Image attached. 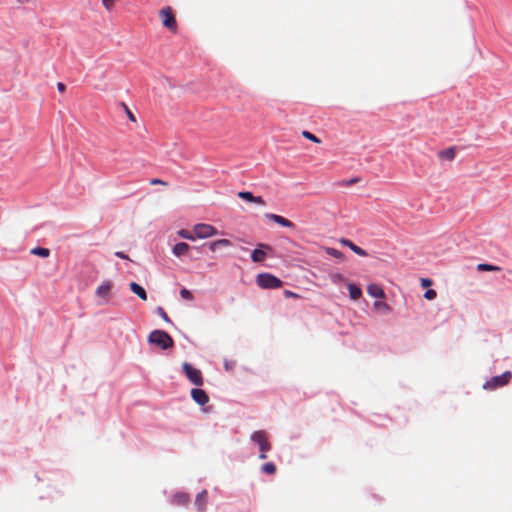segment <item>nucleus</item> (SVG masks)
I'll list each match as a JSON object with an SVG mask.
<instances>
[{"instance_id":"obj_2","label":"nucleus","mask_w":512,"mask_h":512,"mask_svg":"<svg viewBox=\"0 0 512 512\" xmlns=\"http://www.w3.org/2000/svg\"><path fill=\"white\" fill-rule=\"evenodd\" d=\"M256 284L261 289H278L282 287L283 281L272 273L262 272L256 276Z\"/></svg>"},{"instance_id":"obj_26","label":"nucleus","mask_w":512,"mask_h":512,"mask_svg":"<svg viewBox=\"0 0 512 512\" xmlns=\"http://www.w3.org/2000/svg\"><path fill=\"white\" fill-rule=\"evenodd\" d=\"M260 471L266 475H274L277 471V468L274 462L269 461L262 464Z\"/></svg>"},{"instance_id":"obj_39","label":"nucleus","mask_w":512,"mask_h":512,"mask_svg":"<svg viewBox=\"0 0 512 512\" xmlns=\"http://www.w3.org/2000/svg\"><path fill=\"white\" fill-rule=\"evenodd\" d=\"M114 255L117 258H120V259H123V260H129V256L125 252H123V251H116L114 253Z\"/></svg>"},{"instance_id":"obj_14","label":"nucleus","mask_w":512,"mask_h":512,"mask_svg":"<svg viewBox=\"0 0 512 512\" xmlns=\"http://www.w3.org/2000/svg\"><path fill=\"white\" fill-rule=\"evenodd\" d=\"M367 293L370 297L378 300L385 297L384 289L379 285L375 283H371L367 286Z\"/></svg>"},{"instance_id":"obj_45","label":"nucleus","mask_w":512,"mask_h":512,"mask_svg":"<svg viewBox=\"0 0 512 512\" xmlns=\"http://www.w3.org/2000/svg\"><path fill=\"white\" fill-rule=\"evenodd\" d=\"M19 2H28L29 0H18Z\"/></svg>"},{"instance_id":"obj_34","label":"nucleus","mask_w":512,"mask_h":512,"mask_svg":"<svg viewBox=\"0 0 512 512\" xmlns=\"http://www.w3.org/2000/svg\"><path fill=\"white\" fill-rule=\"evenodd\" d=\"M437 296V293L434 289H427L424 294H423V297L426 299V300H433L435 299Z\"/></svg>"},{"instance_id":"obj_35","label":"nucleus","mask_w":512,"mask_h":512,"mask_svg":"<svg viewBox=\"0 0 512 512\" xmlns=\"http://www.w3.org/2000/svg\"><path fill=\"white\" fill-rule=\"evenodd\" d=\"M122 106L124 107L125 109V112H126V115L128 117V119L132 122H136V117L135 115L133 114V112L128 108V106L125 104V103H122Z\"/></svg>"},{"instance_id":"obj_6","label":"nucleus","mask_w":512,"mask_h":512,"mask_svg":"<svg viewBox=\"0 0 512 512\" xmlns=\"http://www.w3.org/2000/svg\"><path fill=\"white\" fill-rule=\"evenodd\" d=\"M160 19L165 28L172 32H176L177 20L170 6H166L160 10Z\"/></svg>"},{"instance_id":"obj_43","label":"nucleus","mask_w":512,"mask_h":512,"mask_svg":"<svg viewBox=\"0 0 512 512\" xmlns=\"http://www.w3.org/2000/svg\"><path fill=\"white\" fill-rule=\"evenodd\" d=\"M150 184L155 185V184H166V183L164 181H162L161 179H159V178H153L150 181Z\"/></svg>"},{"instance_id":"obj_38","label":"nucleus","mask_w":512,"mask_h":512,"mask_svg":"<svg viewBox=\"0 0 512 512\" xmlns=\"http://www.w3.org/2000/svg\"><path fill=\"white\" fill-rule=\"evenodd\" d=\"M235 365H236L235 361H228V360L224 361V368L226 371L232 370L235 367Z\"/></svg>"},{"instance_id":"obj_3","label":"nucleus","mask_w":512,"mask_h":512,"mask_svg":"<svg viewBox=\"0 0 512 512\" xmlns=\"http://www.w3.org/2000/svg\"><path fill=\"white\" fill-rule=\"evenodd\" d=\"M512 379V372L509 370L504 371L500 375L492 376L489 380L484 382L482 388L484 390H496L507 385Z\"/></svg>"},{"instance_id":"obj_7","label":"nucleus","mask_w":512,"mask_h":512,"mask_svg":"<svg viewBox=\"0 0 512 512\" xmlns=\"http://www.w3.org/2000/svg\"><path fill=\"white\" fill-rule=\"evenodd\" d=\"M250 440L258 445L259 452H268L271 450V444L267 439V434L263 430L254 431Z\"/></svg>"},{"instance_id":"obj_4","label":"nucleus","mask_w":512,"mask_h":512,"mask_svg":"<svg viewBox=\"0 0 512 512\" xmlns=\"http://www.w3.org/2000/svg\"><path fill=\"white\" fill-rule=\"evenodd\" d=\"M182 372L193 385L197 387H201L203 385L204 379L201 370L194 367L191 363L186 361L183 362Z\"/></svg>"},{"instance_id":"obj_36","label":"nucleus","mask_w":512,"mask_h":512,"mask_svg":"<svg viewBox=\"0 0 512 512\" xmlns=\"http://www.w3.org/2000/svg\"><path fill=\"white\" fill-rule=\"evenodd\" d=\"M283 295L285 298L289 299V298H296V299H299L301 296L291 290H288V289H285L283 291Z\"/></svg>"},{"instance_id":"obj_5","label":"nucleus","mask_w":512,"mask_h":512,"mask_svg":"<svg viewBox=\"0 0 512 512\" xmlns=\"http://www.w3.org/2000/svg\"><path fill=\"white\" fill-rule=\"evenodd\" d=\"M190 396L196 404L202 407L203 412L209 413L212 411V406H205L209 402V395L204 389L196 386L191 389Z\"/></svg>"},{"instance_id":"obj_10","label":"nucleus","mask_w":512,"mask_h":512,"mask_svg":"<svg viewBox=\"0 0 512 512\" xmlns=\"http://www.w3.org/2000/svg\"><path fill=\"white\" fill-rule=\"evenodd\" d=\"M238 197L243 200L244 202L246 203H254V204H257V205H265V200L263 199L262 196L258 195H254L251 191H248V190H243V191H240L238 192Z\"/></svg>"},{"instance_id":"obj_19","label":"nucleus","mask_w":512,"mask_h":512,"mask_svg":"<svg viewBox=\"0 0 512 512\" xmlns=\"http://www.w3.org/2000/svg\"><path fill=\"white\" fill-rule=\"evenodd\" d=\"M457 148L455 146H450L446 149L440 150L438 152V157L441 160L453 161L456 157Z\"/></svg>"},{"instance_id":"obj_41","label":"nucleus","mask_w":512,"mask_h":512,"mask_svg":"<svg viewBox=\"0 0 512 512\" xmlns=\"http://www.w3.org/2000/svg\"><path fill=\"white\" fill-rule=\"evenodd\" d=\"M57 89L60 93H63L66 91V85L63 82H58Z\"/></svg>"},{"instance_id":"obj_37","label":"nucleus","mask_w":512,"mask_h":512,"mask_svg":"<svg viewBox=\"0 0 512 512\" xmlns=\"http://www.w3.org/2000/svg\"><path fill=\"white\" fill-rule=\"evenodd\" d=\"M420 283L422 288H427L431 286L433 282L430 278H421Z\"/></svg>"},{"instance_id":"obj_30","label":"nucleus","mask_w":512,"mask_h":512,"mask_svg":"<svg viewBox=\"0 0 512 512\" xmlns=\"http://www.w3.org/2000/svg\"><path fill=\"white\" fill-rule=\"evenodd\" d=\"M325 252L327 255H330L332 257H335L337 259H343L344 258V254L336 249V248H333V247H325Z\"/></svg>"},{"instance_id":"obj_22","label":"nucleus","mask_w":512,"mask_h":512,"mask_svg":"<svg viewBox=\"0 0 512 512\" xmlns=\"http://www.w3.org/2000/svg\"><path fill=\"white\" fill-rule=\"evenodd\" d=\"M373 309L380 315H387L392 311V308L389 304L380 300L374 301Z\"/></svg>"},{"instance_id":"obj_12","label":"nucleus","mask_w":512,"mask_h":512,"mask_svg":"<svg viewBox=\"0 0 512 512\" xmlns=\"http://www.w3.org/2000/svg\"><path fill=\"white\" fill-rule=\"evenodd\" d=\"M339 242L343 245L348 247L353 253L360 257H366L368 256V253L365 249L361 248L360 246L356 245L352 240L348 238L342 237Z\"/></svg>"},{"instance_id":"obj_31","label":"nucleus","mask_w":512,"mask_h":512,"mask_svg":"<svg viewBox=\"0 0 512 512\" xmlns=\"http://www.w3.org/2000/svg\"><path fill=\"white\" fill-rule=\"evenodd\" d=\"M260 247L263 249L264 253L266 254V258H274L275 257V250L274 248L266 243H260Z\"/></svg>"},{"instance_id":"obj_44","label":"nucleus","mask_w":512,"mask_h":512,"mask_svg":"<svg viewBox=\"0 0 512 512\" xmlns=\"http://www.w3.org/2000/svg\"><path fill=\"white\" fill-rule=\"evenodd\" d=\"M266 453H267V452H260V453H259V459H261V460L266 459V458H267V454H266Z\"/></svg>"},{"instance_id":"obj_42","label":"nucleus","mask_w":512,"mask_h":512,"mask_svg":"<svg viewBox=\"0 0 512 512\" xmlns=\"http://www.w3.org/2000/svg\"><path fill=\"white\" fill-rule=\"evenodd\" d=\"M102 4L105 8L110 9L111 5L114 3V0H101Z\"/></svg>"},{"instance_id":"obj_23","label":"nucleus","mask_w":512,"mask_h":512,"mask_svg":"<svg viewBox=\"0 0 512 512\" xmlns=\"http://www.w3.org/2000/svg\"><path fill=\"white\" fill-rule=\"evenodd\" d=\"M112 283L109 280H104L96 289L95 294L98 297H106L110 293Z\"/></svg>"},{"instance_id":"obj_1","label":"nucleus","mask_w":512,"mask_h":512,"mask_svg":"<svg viewBox=\"0 0 512 512\" xmlns=\"http://www.w3.org/2000/svg\"><path fill=\"white\" fill-rule=\"evenodd\" d=\"M147 343L149 345H154L163 351L172 349L175 346L172 336L162 329L152 330L147 337Z\"/></svg>"},{"instance_id":"obj_27","label":"nucleus","mask_w":512,"mask_h":512,"mask_svg":"<svg viewBox=\"0 0 512 512\" xmlns=\"http://www.w3.org/2000/svg\"><path fill=\"white\" fill-rule=\"evenodd\" d=\"M328 276H329L330 281L335 285L347 283L346 277L340 272H331V273H329Z\"/></svg>"},{"instance_id":"obj_29","label":"nucleus","mask_w":512,"mask_h":512,"mask_svg":"<svg viewBox=\"0 0 512 512\" xmlns=\"http://www.w3.org/2000/svg\"><path fill=\"white\" fill-rule=\"evenodd\" d=\"M177 235L180 237V238H183V239H186V240H190V241H194L196 236L194 234V232H190L189 230L187 229H184V228H181L177 231Z\"/></svg>"},{"instance_id":"obj_40","label":"nucleus","mask_w":512,"mask_h":512,"mask_svg":"<svg viewBox=\"0 0 512 512\" xmlns=\"http://www.w3.org/2000/svg\"><path fill=\"white\" fill-rule=\"evenodd\" d=\"M359 180H360V179H359L358 177H353V178H351V179H349V180H345V181L343 182V184H344L345 186H352V185H354L355 183H357Z\"/></svg>"},{"instance_id":"obj_8","label":"nucleus","mask_w":512,"mask_h":512,"mask_svg":"<svg viewBox=\"0 0 512 512\" xmlns=\"http://www.w3.org/2000/svg\"><path fill=\"white\" fill-rule=\"evenodd\" d=\"M193 232L196 238L206 239L218 233V230L210 224L198 223L194 225Z\"/></svg>"},{"instance_id":"obj_32","label":"nucleus","mask_w":512,"mask_h":512,"mask_svg":"<svg viewBox=\"0 0 512 512\" xmlns=\"http://www.w3.org/2000/svg\"><path fill=\"white\" fill-rule=\"evenodd\" d=\"M179 295H180V297H181L182 299H185V300H189V301H190V300H193V299H194V295H193V293H192L189 289H187V288H185V287H182V288L180 289V291H179Z\"/></svg>"},{"instance_id":"obj_9","label":"nucleus","mask_w":512,"mask_h":512,"mask_svg":"<svg viewBox=\"0 0 512 512\" xmlns=\"http://www.w3.org/2000/svg\"><path fill=\"white\" fill-rule=\"evenodd\" d=\"M264 217L267 220H269L275 224H278L281 227L289 228L291 230H296V228H297V226L294 222L290 221L289 219H287L279 214L267 212L264 214Z\"/></svg>"},{"instance_id":"obj_16","label":"nucleus","mask_w":512,"mask_h":512,"mask_svg":"<svg viewBox=\"0 0 512 512\" xmlns=\"http://www.w3.org/2000/svg\"><path fill=\"white\" fill-rule=\"evenodd\" d=\"M346 285L350 299L358 300L362 296L363 292L359 284L354 282H347Z\"/></svg>"},{"instance_id":"obj_18","label":"nucleus","mask_w":512,"mask_h":512,"mask_svg":"<svg viewBox=\"0 0 512 512\" xmlns=\"http://www.w3.org/2000/svg\"><path fill=\"white\" fill-rule=\"evenodd\" d=\"M190 252V245L186 242H178L172 247V254L175 257H181L184 254H189Z\"/></svg>"},{"instance_id":"obj_17","label":"nucleus","mask_w":512,"mask_h":512,"mask_svg":"<svg viewBox=\"0 0 512 512\" xmlns=\"http://www.w3.org/2000/svg\"><path fill=\"white\" fill-rule=\"evenodd\" d=\"M129 289L131 292L136 294L141 300L146 301L147 300V292L145 288L140 285L139 283L132 281L129 283Z\"/></svg>"},{"instance_id":"obj_25","label":"nucleus","mask_w":512,"mask_h":512,"mask_svg":"<svg viewBox=\"0 0 512 512\" xmlns=\"http://www.w3.org/2000/svg\"><path fill=\"white\" fill-rule=\"evenodd\" d=\"M476 270L479 271V272H485V271H488V272H496V271H500L501 270V267L497 266V265H494V264H491V263H479L477 266H476Z\"/></svg>"},{"instance_id":"obj_11","label":"nucleus","mask_w":512,"mask_h":512,"mask_svg":"<svg viewBox=\"0 0 512 512\" xmlns=\"http://www.w3.org/2000/svg\"><path fill=\"white\" fill-rule=\"evenodd\" d=\"M191 501L190 494L183 491L175 492L170 499L172 505L175 506H187Z\"/></svg>"},{"instance_id":"obj_13","label":"nucleus","mask_w":512,"mask_h":512,"mask_svg":"<svg viewBox=\"0 0 512 512\" xmlns=\"http://www.w3.org/2000/svg\"><path fill=\"white\" fill-rule=\"evenodd\" d=\"M207 243H208L207 248L212 252H216L222 248L230 247L233 245L232 241H230L229 239H226V238L217 239V240L210 241Z\"/></svg>"},{"instance_id":"obj_15","label":"nucleus","mask_w":512,"mask_h":512,"mask_svg":"<svg viewBox=\"0 0 512 512\" xmlns=\"http://www.w3.org/2000/svg\"><path fill=\"white\" fill-rule=\"evenodd\" d=\"M207 504V490L203 489L197 493L195 498V507L198 512H205Z\"/></svg>"},{"instance_id":"obj_28","label":"nucleus","mask_w":512,"mask_h":512,"mask_svg":"<svg viewBox=\"0 0 512 512\" xmlns=\"http://www.w3.org/2000/svg\"><path fill=\"white\" fill-rule=\"evenodd\" d=\"M161 319H163L166 323L174 325L171 318L168 316L167 312L162 306H157L154 311Z\"/></svg>"},{"instance_id":"obj_20","label":"nucleus","mask_w":512,"mask_h":512,"mask_svg":"<svg viewBox=\"0 0 512 512\" xmlns=\"http://www.w3.org/2000/svg\"><path fill=\"white\" fill-rule=\"evenodd\" d=\"M251 261L254 263H261L266 259V254L263 249L260 247V243L256 245V247L252 250L250 254Z\"/></svg>"},{"instance_id":"obj_24","label":"nucleus","mask_w":512,"mask_h":512,"mask_svg":"<svg viewBox=\"0 0 512 512\" xmlns=\"http://www.w3.org/2000/svg\"><path fill=\"white\" fill-rule=\"evenodd\" d=\"M30 254L45 259L50 256L51 251L49 248L46 247L35 246L30 250Z\"/></svg>"},{"instance_id":"obj_21","label":"nucleus","mask_w":512,"mask_h":512,"mask_svg":"<svg viewBox=\"0 0 512 512\" xmlns=\"http://www.w3.org/2000/svg\"><path fill=\"white\" fill-rule=\"evenodd\" d=\"M207 244L208 243H203L202 245L200 246H190V252L188 254V257L191 259V260H197L200 258V256L202 254L205 253V250L207 248Z\"/></svg>"},{"instance_id":"obj_33","label":"nucleus","mask_w":512,"mask_h":512,"mask_svg":"<svg viewBox=\"0 0 512 512\" xmlns=\"http://www.w3.org/2000/svg\"><path fill=\"white\" fill-rule=\"evenodd\" d=\"M302 136L305 139H308V140L312 141L313 143H320L321 142L320 139L315 134H313L312 132L307 131V130H304L302 132Z\"/></svg>"}]
</instances>
